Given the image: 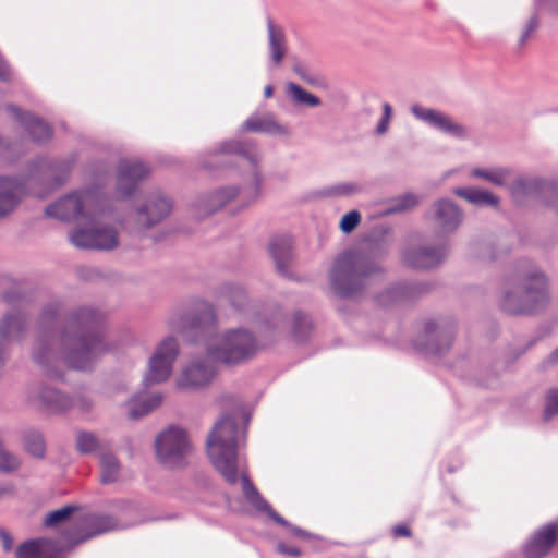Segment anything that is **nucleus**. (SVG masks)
Wrapping results in <instances>:
<instances>
[{
  "label": "nucleus",
  "mask_w": 558,
  "mask_h": 558,
  "mask_svg": "<svg viewBox=\"0 0 558 558\" xmlns=\"http://www.w3.org/2000/svg\"><path fill=\"white\" fill-rule=\"evenodd\" d=\"M59 351L70 368L90 371L111 351L104 332V315L93 306H76L64 313V303L53 299L44 303L35 320L32 359L44 375L61 378Z\"/></svg>",
  "instance_id": "obj_1"
},
{
  "label": "nucleus",
  "mask_w": 558,
  "mask_h": 558,
  "mask_svg": "<svg viewBox=\"0 0 558 558\" xmlns=\"http://www.w3.org/2000/svg\"><path fill=\"white\" fill-rule=\"evenodd\" d=\"M550 301L549 283L542 271L520 274L501 301V307L511 315H532L545 308Z\"/></svg>",
  "instance_id": "obj_2"
},
{
  "label": "nucleus",
  "mask_w": 558,
  "mask_h": 558,
  "mask_svg": "<svg viewBox=\"0 0 558 558\" xmlns=\"http://www.w3.org/2000/svg\"><path fill=\"white\" fill-rule=\"evenodd\" d=\"M239 427L233 418L223 416L215 425L207 439L211 463L230 484L238 482Z\"/></svg>",
  "instance_id": "obj_3"
},
{
  "label": "nucleus",
  "mask_w": 558,
  "mask_h": 558,
  "mask_svg": "<svg viewBox=\"0 0 558 558\" xmlns=\"http://www.w3.org/2000/svg\"><path fill=\"white\" fill-rule=\"evenodd\" d=\"M379 270L369 257L353 252L344 253L337 259L332 270L333 290L342 298L354 296Z\"/></svg>",
  "instance_id": "obj_4"
},
{
  "label": "nucleus",
  "mask_w": 558,
  "mask_h": 558,
  "mask_svg": "<svg viewBox=\"0 0 558 558\" xmlns=\"http://www.w3.org/2000/svg\"><path fill=\"white\" fill-rule=\"evenodd\" d=\"M213 360L227 364H240L251 359L258 350L254 336L244 329L228 331L216 345H209Z\"/></svg>",
  "instance_id": "obj_5"
},
{
  "label": "nucleus",
  "mask_w": 558,
  "mask_h": 558,
  "mask_svg": "<svg viewBox=\"0 0 558 558\" xmlns=\"http://www.w3.org/2000/svg\"><path fill=\"white\" fill-rule=\"evenodd\" d=\"M155 447L158 459L170 468L183 466L193 450L187 433L178 426H169L160 433Z\"/></svg>",
  "instance_id": "obj_6"
},
{
  "label": "nucleus",
  "mask_w": 558,
  "mask_h": 558,
  "mask_svg": "<svg viewBox=\"0 0 558 558\" xmlns=\"http://www.w3.org/2000/svg\"><path fill=\"white\" fill-rule=\"evenodd\" d=\"M96 201L97 195L94 191L86 190L71 193L58 202L48 205L45 208V214L62 221L77 220L80 218L94 220L98 211L93 209L92 205Z\"/></svg>",
  "instance_id": "obj_7"
},
{
  "label": "nucleus",
  "mask_w": 558,
  "mask_h": 558,
  "mask_svg": "<svg viewBox=\"0 0 558 558\" xmlns=\"http://www.w3.org/2000/svg\"><path fill=\"white\" fill-rule=\"evenodd\" d=\"M117 526L118 520L112 515L88 514L75 529L64 531L63 537L69 541V547L74 548L94 536L114 530Z\"/></svg>",
  "instance_id": "obj_8"
},
{
  "label": "nucleus",
  "mask_w": 558,
  "mask_h": 558,
  "mask_svg": "<svg viewBox=\"0 0 558 558\" xmlns=\"http://www.w3.org/2000/svg\"><path fill=\"white\" fill-rule=\"evenodd\" d=\"M179 353V345L174 338L165 339L156 349L149 361L146 375L147 384H158L167 380L172 372L173 362Z\"/></svg>",
  "instance_id": "obj_9"
},
{
  "label": "nucleus",
  "mask_w": 558,
  "mask_h": 558,
  "mask_svg": "<svg viewBox=\"0 0 558 558\" xmlns=\"http://www.w3.org/2000/svg\"><path fill=\"white\" fill-rule=\"evenodd\" d=\"M217 361L213 360L207 349L205 359L192 362L186 368L183 369L177 379V385L182 389H197L208 385L216 375L215 364Z\"/></svg>",
  "instance_id": "obj_10"
},
{
  "label": "nucleus",
  "mask_w": 558,
  "mask_h": 558,
  "mask_svg": "<svg viewBox=\"0 0 558 558\" xmlns=\"http://www.w3.org/2000/svg\"><path fill=\"white\" fill-rule=\"evenodd\" d=\"M29 316L25 311L14 308L0 318V344L7 350L11 343L22 342L28 332Z\"/></svg>",
  "instance_id": "obj_11"
},
{
  "label": "nucleus",
  "mask_w": 558,
  "mask_h": 558,
  "mask_svg": "<svg viewBox=\"0 0 558 558\" xmlns=\"http://www.w3.org/2000/svg\"><path fill=\"white\" fill-rule=\"evenodd\" d=\"M25 193V178L0 175V220L8 218L16 210Z\"/></svg>",
  "instance_id": "obj_12"
},
{
  "label": "nucleus",
  "mask_w": 558,
  "mask_h": 558,
  "mask_svg": "<svg viewBox=\"0 0 558 558\" xmlns=\"http://www.w3.org/2000/svg\"><path fill=\"white\" fill-rule=\"evenodd\" d=\"M5 108L12 114V117L24 128V130L28 133L34 142L43 144L52 138V126L41 118L36 117L28 111H22L13 104H8Z\"/></svg>",
  "instance_id": "obj_13"
},
{
  "label": "nucleus",
  "mask_w": 558,
  "mask_h": 558,
  "mask_svg": "<svg viewBox=\"0 0 558 558\" xmlns=\"http://www.w3.org/2000/svg\"><path fill=\"white\" fill-rule=\"evenodd\" d=\"M217 317L210 304L198 302L193 314L185 315L179 328L182 331H195L199 333H209L216 328Z\"/></svg>",
  "instance_id": "obj_14"
},
{
  "label": "nucleus",
  "mask_w": 558,
  "mask_h": 558,
  "mask_svg": "<svg viewBox=\"0 0 558 558\" xmlns=\"http://www.w3.org/2000/svg\"><path fill=\"white\" fill-rule=\"evenodd\" d=\"M74 157L48 159L40 157L34 163L38 171L51 179L52 187L62 186L69 179L73 169Z\"/></svg>",
  "instance_id": "obj_15"
},
{
  "label": "nucleus",
  "mask_w": 558,
  "mask_h": 558,
  "mask_svg": "<svg viewBox=\"0 0 558 558\" xmlns=\"http://www.w3.org/2000/svg\"><path fill=\"white\" fill-rule=\"evenodd\" d=\"M557 526L548 524L541 529L525 545L523 554L525 558H543L546 556L557 539Z\"/></svg>",
  "instance_id": "obj_16"
},
{
  "label": "nucleus",
  "mask_w": 558,
  "mask_h": 558,
  "mask_svg": "<svg viewBox=\"0 0 558 558\" xmlns=\"http://www.w3.org/2000/svg\"><path fill=\"white\" fill-rule=\"evenodd\" d=\"M172 203L162 194L150 196L142 206V225L153 226L170 214Z\"/></svg>",
  "instance_id": "obj_17"
},
{
  "label": "nucleus",
  "mask_w": 558,
  "mask_h": 558,
  "mask_svg": "<svg viewBox=\"0 0 558 558\" xmlns=\"http://www.w3.org/2000/svg\"><path fill=\"white\" fill-rule=\"evenodd\" d=\"M37 398L45 408L52 412L66 411L74 404L71 396L48 386L38 388Z\"/></svg>",
  "instance_id": "obj_18"
},
{
  "label": "nucleus",
  "mask_w": 558,
  "mask_h": 558,
  "mask_svg": "<svg viewBox=\"0 0 558 558\" xmlns=\"http://www.w3.org/2000/svg\"><path fill=\"white\" fill-rule=\"evenodd\" d=\"M434 218L445 231L454 230L462 219L461 210L450 201L441 199L435 205Z\"/></svg>",
  "instance_id": "obj_19"
},
{
  "label": "nucleus",
  "mask_w": 558,
  "mask_h": 558,
  "mask_svg": "<svg viewBox=\"0 0 558 558\" xmlns=\"http://www.w3.org/2000/svg\"><path fill=\"white\" fill-rule=\"evenodd\" d=\"M140 182V163L122 161L119 166L117 190L123 197H130Z\"/></svg>",
  "instance_id": "obj_20"
},
{
  "label": "nucleus",
  "mask_w": 558,
  "mask_h": 558,
  "mask_svg": "<svg viewBox=\"0 0 558 558\" xmlns=\"http://www.w3.org/2000/svg\"><path fill=\"white\" fill-rule=\"evenodd\" d=\"M414 112L423 120L429 122L436 128L454 136H463L464 129L454 122L450 117L432 109H414Z\"/></svg>",
  "instance_id": "obj_21"
},
{
  "label": "nucleus",
  "mask_w": 558,
  "mask_h": 558,
  "mask_svg": "<svg viewBox=\"0 0 558 558\" xmlns=\"http://www.w3.org/2000/svg\"><path fill=\"white\" fill-rule=\"evenodd\" d=\"M444 257L441 250L438 248H421L417 251H409L404 254V263L413 268H430L437 266Z\"/></svg>",
  "instance_id": "obj_22"
},
{
  "label": "nucleus",
  "mask_w": 558,
  "mask_h": 558,
  "mask_svg": "<svg viewBox=\"0 0 558 558\" xmlns=\"http://www.w3.org/2000/svg\"><path fill=\"white\" fill-rule=\"evenodd\" d=\"M269 250L277 263L278 269L282 272L287 271L291 259V239L288 236L277 238L270 243Z\"/></svg>",
  "instance_id": "obj_23"
},
{
  "label": "nucleus",
  "mask_w": 558,
  "mask_h": 558,
  "mask_svg": "<svg viewBox=\"0 0 558 558\" xmlns=\"http://www.w3.org/2000/svg\"><path fill=\"white\" fill-rule=\"evenodd\" d=\"M99 462L101 468L100 482L105 485L117 482L121 469L118 458L110 452H102L99 456Z\"/></svg>",
  "instance_id": "obj_24"
},
{
  "label": "nucleus",
  "mask_w": 558,
  "mask_h": 558,
  "mask_svg": "<svg viewBox=\"0 0 558 558\" xmlns=\"http://www.w3.org/2000/svg\"><path fill=\"white\" fill-rule=\"evenodd\" d=\"M454 193L470 203L497 207L499 198L493 193L481 189H457Z\"/></svg>",
  "instance_id": "obj_25"
},
{
  "label": "nucleus",
  "mask_w": 558,
  "mask_h": 558,
  "mask_svg": "<svg viewBox=\"0 0 558 558\" xmlns=\"http://www.w3.org/2000/svg\"><path fill=\"white\" fill-rule=\"evenodd\" d=\"M244 129L250 132L282 133L283 129L279 125L272 116L251 117L245 123Z\"/></svg>",
  "instance_id": "obj_26"
},
{
  "label": "nucleus",
  "mask_w": 558,
  "mask_h": 558,
  "mask_svg": "<svg viewBox=\"0 0 558 558\" xmlns=\"http://www.w3.org/2000/svg\"><path fill=\"white\" fill-rule=\"evenodd\" d=\"M23 442L26 452L37 459H44L46 453V442L43 435L34 429L24 432Z\"/></svg>",
  "instance_id": "obj_27"
},
{
  "label": "nucleus",
  "mask_w": 558,
  "mask_h": 558,
  "mask_svg": "<svg viewBox=\"0 0 558 558\" xmlns=\"http://www.w3.org/2000/svg\"><path fill=\"white\" fill-rule=\"evenodd\" d=\"M270 49L274 61L279 64L286 54V37L281 28L272 22L268 23Z\"/></svg>",
  "instance_id": "obj_28"
},
{
  "label": "nucleus",
  "mask_w": 558,
  "mask_h": 558,
  "mask_svg": "<svg viewBox=\"0 0 558 558\" xmlns=\"http://www.w3.org/2000/svg\"><path fill=\"white\" fill-rule=\"evenodd\" d=\"M78 509L75 505H66L60 509L50 511L46 514L43 521L45 527L54 529L71 518V515Z\"/></svg>",
  "instance_id": "obj_29"
},
{
  "label": "nucleus",
  "mask_w": 558,
  "mask_h": 558,
  "mask_svg": "<svg viewBox=\"0 0 558 558\" xmlns=\"http://www.w3.org/2000/svg\"><path fill=\"white\" fill-rule=\"evenodd\" d=\"M33 541L37 544L40 558H59L64 549H72L69 544L62 546L58 539L43 537Z\"/></svg>",
  "instance_id": "obj_30"
},
{
  "label": "nucleus",
  "mask_w": 558,
  "mask_h": 558,
  "mask_svg": "<svg viewBox=\"0 0 558 558\" xmlns=\"http://www.w3.org/2000/svg\"><path fill=\"white\" fill-rule=\"evenodd\" d=\"M70 241L78 248L94 250V246H102L95 241V227L74 230L70 235Z\"/></svg>",
  "instance_id": "obj_31"
},
{
  "label": "nucleus",
  "mask_w": 558,
  "mask_h": 558,
  "mask_svg": "<svg viewBox=\"0 0 558 558\" xmlns=\"http://www.w3.org/2000/svg\"><path fill=\"white\" fill-rule=\"evenodd\" d=\"M95 241L105 246H94V250H112L118 246V233L112 227H95Z\"/></svg>",
  "instance_id": "obj_32"
},
{
  "label": "nucleus",
  "mask_w": 558,
  "mask_h": 558,
  "mask_svg": "<svg viewBox=\"0 0 558 558\" xmlns=\"http://www.w3.org/2000/svg\"><path fill=\"white\" fill-rule=\"evenodd\" d=\"M472 175L488 181L495 185L502 186L506 184L509 171L501 168L482 169L475 168L472 170Z\"/></svg>",
  "instance_id": "obj_33"
},
{
  "label": "nucleus",
  "mask_w": 558,
  "mask_h": 558,
  "mask_svg": "<svg viewBox=\"0 0 558 558\" xmlns=\"http://www.w3.org/2000/svg\"><path fill=\"white\" fill-rule=\"evenodd\" d=\"M288 93L292 97V99L298 104L307 105L310 107H316L320 104L318 97L308 93L298 84L290 83L288 85Z\"/></svg>",
  "instance_id": "obj_34"
},
{
  "label": "nucleus",
  "mask_w": 558,
  "mask_h": 558,
  "mask_svg": "<svg viewBox=\"0 0 558 558\" xmlns=\"http://www.w3.org/2000/svg\"><path fill=\"white\" fill-rule=\"evenodd\" d=\"M99 447L97 437L93 433L80 432L76 436V448L81 453H92Z\"/></svg>",
  "instance_id": "obj_35"
},
{
  "label": "nucleus",
  "mask_w": 558,
  "mask_h": 558,
  "mask_svg": "<svg viewBox=\"0 0 558 558\" xmlns=\"http://www.w3.org/2000/svg\"><path fill=\"white\" fill-rule=\"evenodd\" d=\"M558 414V389L551 388L545 395L544 417L550 420Z\"/></svg>",
  "instance_id": "obj_36"
},
{
  "label": "nucleus",
  "mask_w": 558,
  "mask_h": 558,
  "mask_svg": "<svg viewBox=\"0 0 558 558\" xmlns=\"http://www.w3.org/2000/svg\"><path fill=\"white\" fill-rule=\"evenodd\" d=\"M312 329V322L310 318L301 313L295 312L293 315V332L298 337L305 336Z\"/></svg>",
  "instance_id": "obj_37"
},
{
  "label": "nucleus",
  "mask_w": 558,
  "mask_h": 558,
  "mask_svg": "<svg viewBox=\"0 0 558 558\" xmlns=\"http://www.w3.org/2000/svg\"><path fill=\"white\" fill-rule=\"evenodd\" d=\"M2 300L10 306H17L26 301V293L19 288L7 289L2 292Z\"/></svg>",
  "instance_id": "obj_38"
},
{
  "label": "nucleus",
  "mask_w": 558,
  "mask_h": 558,
  "mask_svg": "<svg viewBox=\"0 0 558 558\" xmlns=\"http://www.w3.org/2000/svg\"><path fill=\"white\" fill-rule=\"evenodd\" d=\"M360 213L357 210H351L342 217L340 228L344 233H350L360 225Z\"/></svg>",
  "instance_id": "obj_39"
},
{
  "label": "nucleus",
  "mask_w": 558,
  "mask_h": 558,
  "mask_svg": "<svg viewBox=\"0 0 558 558\" xmlns=\"http://www.w3.org/2000/svg\"><path fill=\"white\" fill-rule=\"evenodd\" d=\"M17 558H40L37 544L33 539L24 542L16 549Z\"/></svg>",
  "instance_id": "obj_40"
},
{
  "label": "nucleus",
  "mask_w": 558,
  "mask_h": 558,
  "mask_svg": "<svg viewBox=\"0 0 558 558\" xmlns=\"http://www.w3.org/2000/svg\"><path fill=\"white\" fill-rule=\"evenodd\" d=\"M162 398L160 395H151L146 399L142 398V416L144 414H147L148 412L153 411L157 407L161 404Z\"/></svg>",
  "instance_id": "obj_41"
},
{
  "label": "nucleus",
  "mask_w": 558,
  "mask_h": 558,
  "mask_svg": "<svg viewBox=\"0 0 558 558\" xmlns=\"http://www.w3.org/2000/svg\"><path fill=\"white\" fill-rule=\"evenodd\" d=\"M391 116H392L391 106L389 104H385L383 118L380 119V121L377 125L378 134H384L387 131L389 122L391 120Z\"/></svg>",
  "instance_id": "obj_42"
},
{
  "label": "nucleus",
  "mask_w": 558,
  "mask_h": 558,
  "mask_svg": "<svg viewBox=\"0 0 558 558\" xmlns=\"http://www.w3.org/2000/svg\"><path fill=\"white\" fill-rule=\"evenodd\" d=\"M128 417L131 421L140 418V403L136 401V396L125 403Z\"/></svg>",
  "instance_id": "obj_43"
},
{
  "label": "nucleus",
  "mask_w": 558,
  "mask_h": 558,
  "mask_svg": "<svg viewBox=\"0 0 558 558\" xmlns=\"http://www.w3.org/2000/svg\"><path fill=\"white\" fill-rule=\"evenodd\" d=\"M72 399L74 400L72 408L75 407L82 411H89L93 407L92 401L86 396L77 393Z\"/></svg>",
  "instance_id": "obj_44"
},
{
  "label": "nucleus",
  "mask_w": 558,
  "mask_h": 558,
  "mask_svg": "<svg viewBox=\"0 0 558 558\" xmlns=\"http://www.w3.org/2000/svg\"><path fill=\"white\" fill-rule=\"evenodd\" d=\"M392 535L395 538L411 537L412 531L408 524H397L392 527Z\"/></svg>",
  "instance_id": "obj_45"
},
{
  "label": "nucleus",
  "mask_w": 558,
  "mask_h": 558,
  "mask_svg": "<svg viewBox=\"0 0 558 558\" xmlns=\"http://www.w3.org/2000/svg\"><path fill=\"white\" fill-rule=\"evenodd\" d=\"M0 541L5 551H10L13 547V537L5 529H0Z\"/></svg>",
  "instance_id": "obj_46"
},
{
  "label": "nucleus",
  "mask_w": 558,
  "mask_h": 558,
  "mask_svg": "<svg viewBox=\"0 0 558 558\" xmlns=\"http://www.w3.org/2000/svg\"><path fill=\"white\" fill-rule=\"evenodd\" d=\"M278 549L281 554L283 555H288V556H291V557H298L301 555V551L298 547L295 546H290V545H287L284 543H280L278 545Z\"/></svg>",
  "instance_id": "obj_47"
},
{
  "label": "nucleus",
  "mask_w": 558,
  "mask_h": 558,
  "mask_svg": "<svg viewBox=\"0 0 558 558\" xmlns=\"http://www.w3.org/2000/svg\"><path fill=\"white\" fill-rule=\"evenodd\" d=\"M390 294L393 295V298H410L414 294V291L412 288L409 287H401V288H395L390 292Z\"/></svg>",
  "instance_id": "obj_48"
},
{
  "label": "nucleus",
  "mask_w": 558,
  "mask_h": 558,
  "mask_svg": "<svg viewBox=\"0 0 558 558\" xmlns=\"http://www.w3.org/2000/svg\"><path fill=\"white\" fill-rule=\"evenodd\" d=\"M335 190L340 195H350L357 191V186L354 184H342L338 185Z\"/></svg>",
  "instance_id": "obj_49"
},
{
  "label": "nucleus",
  "mask_w": 558,
  "mask_h": 558,
  "mask_svg": "<svg viewBox=\"0 0 558 558\" xmlns=\"http://www.w3.org/2000/svg\"><path fill=\"white\" fill-rule=\"evenodd\" d=\"M9 78H10L9 65L4 61L2 56L0 54V81H9Z\"/></svg>",
  "instance_id": "obj_50"
},
{
  "label": "nucleus",
  "mask_w": 558,
  "mask_h": 558,
  "mask_svg": "<svg viewBox=\"0 0 558 558\" xmlns=\"http://www.w3.org/2000/svg\"><path fill=\"white\" fill-rule=\"evenodd\" d=\"M243 488H244V492L245 494L248 496V492L252 490V492H256L255 490V487L253 486V484L251 483V481L246 477V476H243Z\"/></svg>",
  "instance_id": "obj_51"
},
{
  "label": "nucleus",
  "mask_w": 558,
  "mask_h": 558,
  "mask_svg": "<svg viewBox=\"0 0 558 558\" xmlns=\"http://www.w3.org/2000/svg\"><path fill=\"white\" fill-rule=\"evenodd\" d=\"M424 329H425L426 335H430L436 330V324L434 322H427L425 324Z\"/></svg>",
  "instance_id": "obj_52"
},
{
  "label": "nucleus",
  "mask_w": 558,
  "mask_h": 558,
  "mask_svg": "<svg viewBox=\"0 0 558 558\" xmlns=\"http://www.w3.org/2000/svg\"><path fill=\"white\" fill-rule=\"evenodd\" d=\"M265 95H266V97H271L272 96V87L271 86H267L265 88Z\"/></svg>",
  "instance_id": "obj_53"
},
{
  "label": "nucleus",
  "mask_w": 558,
  "mask_h": 558,
  "mask_svg": "<svg viewBox=\"0 0 558 558\" xmlns=\"http://www.w3.org/2000/svg\"><path fill=\"white\" fill-rule=\"evenodd\" d=\"M10 489L9 488H5V487H0V499L7 494L9 493Z\"/></svg>",
  "instance_id": "obj_54"
},
{
  "label": "nucleus",
  "mask_w": 558,
  "mask_h": 558,
  "mask_svg": "<svg viewBox=\"0 0 558 558\" xmlns=\"http://www.w3.org/2000/svg\"><path fill=\"white\" fill-rule=\"evenodd\" d=\"M295 71H296V73H298V74H300V75H301L303 78H305L307 82H311L310 80H307V78L305 77L304 73L301 71V68H299V66H298V68H295Z\"/></svg>",
  "instance_id": "obj_55"
},
{
  "label": "nucleus",
  "mask_w": 558,
  "mask_h": 558,
  "mask_svg": "<svg viewBox=\"0 0 558 558\" xmlns=\"http://www.w3.org/2000/svg\"><path fill=\"white\" fill-rule=\"evenodd\" d=\"M130 452H131V456H133L134 454V449L130 448Z\"/></svg>",
  "instance_id": "obj_56"
}]
</instances>
